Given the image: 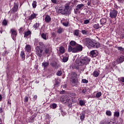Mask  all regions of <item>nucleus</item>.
Returning <instances> with one entry per match:
<instances>
[{"instance_id":"obj_38","label":"nucleus","mask_w":124,"mask_h":124,"mask_svg":"<svg viewBox=\"0 0 124 124\" xmlns=\"http://www.w3.org/2000/svg\"><path fill=\"white\" fill-rule=\"evenodd\" d=\"M3 26H7V21L6 19H4L2 22Z\"/></svg>"},{"instance_id":"obj_39","label":"nucleus","mask_w":124,"mask_h":124,"mask_svg":"<svg viewBox=\"0 0 124 124\" xmlns=\"http://www.w3.org/2000/svg\"><path fill=\"white\" fill-rule=\"evenodd\" d=\"M117 48L119 50V51H121V52H123V51H124V48L122 46H117Z\"/></svg>"},{"instance_id":"obj_48","label":"nucleus","mask_w":124,"mask_h":124,"mask_svg":"<svg viewBox=\"0 0 124 124\" xmlns=\"http://www.w3.org/2000/svg\"><path fill=\"white\" fill-rule=\"evenodd\" d=\"M83 93L86 94V93H87V89L86 88H84L82 90Z\"/></svg>"},{"instance_id":"obj_37","label":"nucleus","mask_w":124,"mask_h":124,"mask_svg":"<svg viewBox=\"0 0 124 124\" xmlns=\"http://www.w3.org/2000/svg\"><path fill=\"white\" fill-rule=\"evenodd\" d=\"M51 108L52 109H56L57 108V104L55 103L51 104Z\"/></svg>"},{"instance_id":"obj_12","label":"nucleus","mask_w":124,"mask_h":124,"mask_svg":"<svg viewBox=\"0 0 124 124\" xmlns=\"http://www.w3.org/2000/svg\"><path fill=\"white\" fill-rule=\"evenodd\" d=\"M124 61V55L121 56L120 58H118L116 60V62H117V63H121L123 62Z\"/></svg>"},{"instance_id":"obj_53","label":"nucleus","mask_w":124,"mask_h":124,"mask_svg":"<svg viewBox=\"0 0 124 124\" xmlns=\"http://www.w3.org/2000/svg\"><path fill=\"white\" fill-rule=\"evenodd\" d=\"M91 1L90 0V1H88V2H87V5H88V6H90V5H91Z\"/></svg>"},{"instance_id":"obj_59","label":"nucleus","mask_w":124,"mask_h":124,"mask_svg":"<svg viewBox=\"0 0 124 124\" xmlns=\"http://www.w3.org/2000/svg\"><path fill=\"white\" fill-rule=\"evenodd\" d=\"M119 1H120V2H124V0H118Z\"/></svg>"},{"instance_id":"obj_3","label":"nucleus","mask_w":124,"mask_h":124,"mask_svg":"<svg viewBox=\"0 0 124 124\" xmlns=\"http://www.w3.org/2000/svg\"><path fill=\"white\" fill-rule=\"evenodd\" d=\"M83 43L88 48L93 47V48H99L100 47V44L99 43H94L91 39L86 38L83 39Z\"/></svg>"},{"instance_id":"obj_4","label":"nucleus","mask_w":124,"mask_h":124,"mask_svg":"<svg viewBox=\"0 0 124 124\" xmlns=\"http://www.w3.org/2000/svg\"><path fill=\"white\" fill-rule=\"evenodd\" d=\"M68 9H69V6H68V5H66L64 8L62 7L60 8L57 10V12L60 14H62V15H65V14H67Z\"/></svg>"},{"instance_id":"obj_50","label":"nucleus","mask_w":124,"mask_h":124,"mask_svg":"<svg viewBox=\"0 0 124 124\" xmlns=\"http://www.w3.org/2000/svg\"><path fill=\"white\" fill-rule=\"evenodd\" d=\"M120 80L121 81V82H123L124 83V77H122L120 78Z\"/></svg>"},{"instance_id":"obj_9","label":"nucleus","mask_w":124,"mask_h":124,"mask_svg":"<svg viewBox=\"0 0 124 124\" xmlns=\"http://www.w3.org/2000/svg\"><path fill=\"white\" fill-rule=\"evenodd\" d=\"M118 15V11L116 10H112L109 13V16L112 19H116Z\"/></svg>"},{"instance_id":"obj_60","label":"nucleus","mask_w":124,"mask_h":124,"mask_svg":"<svg viewBox=\"0 0 124 124\" xmlns=\"http://www.w3.org/2000/svg\"><path fill=\"white\" fill-rule=\"evenodd\" d=\"M64 91H61V92H60V93L61 94H62V93H63V92H64Z\"/></svg>"},{"instance_id":"obj_18","label":"nucleus","mask_w":124,"mask_h":124,"mask_svg":"<svg viewBox=\"0 0 124 124\" xmlns=\"http://www.w3.org/2000/svg\"><path fill=\"white\" fill-rule=\"evenodd\" d=\"M100 124H110V120L108 119L106 120L102 121Z\"/></svg>"},{"instance_id":"obj_52","label":"nucleus","mask_w":124,"mask_h":124,"mask_svg":"<svg viewBox=\"0 0 124 124\" xmlns=\"http://www.w3.org/2000/svg\"><path fill=\"white\" fill-rule=\"evenodd\" d=\"M37 39L35 40L34 45H37Z\"/></svg>"},{"instance_id":"obj_20","label":"nucleus","mask_w":124,"mask_h":124,"mask_svg":"<svg viewBox=\"0 0 124 124\" xmlns=\"http://www.w3.org/2000/svg\"><path fill=\"white\" fill-rule=\"evenodd\" d=\"M101 27H102V25H101L100 26L99 24H98V23L95 24L93 26V28H94V29H96V30H98V29H99V28H101Z\"/></svg>"},{"instance_id":"obj_58","label":"nucleus","mask_w":124,"mask_h":124,"mask_svg":"<svg viewBox=\"0 0 124 124\" xmlns=\"http://www.w3.org/2000/svg\"><path fill=\"white\" fill-rule=\"evenodd\" d=\"M0 113H2V108H0Z\"/></svg>"},{"instance_id":"obj_8","label":"nucleus","mask_w":124,"mask_h":124,"mask_svg":"<svg viewBox=\"0 0 124 124\" xmlns=\"http://www.w3.org/2000/svg\"><path fill=\"white\" fill-rule=\"evenodd\" d=\"M60 100L63 103H69V104L71 103V99H70L69 97L67 96L61 97L60 98Z\"/></svg>"},{"instance_id":"obj_30","label":"nucleus","mask_w":124,"mask_h":124,"mask_svg":"<svg viewBox=\"0 0 124 124\" xmlns=\"http://www.w3.org/2000/svg\"><path fill=\"white\" fill-rule=\"evenodd\" d=\"M37 4V2L36 1H33L32 3V6L33 8H35L36 7V4Z\"/></svg>"},{"instance_id":"obj_2","label":"nucleus","mask_w":124,"mask_h":124,"mask_svg":"<svg viewBox=\"0 0 124 124\" xmlns=\"http://www.w3.org/2000/svg\"><path fill=\"white\" fill-rule=\"evenodd\" d=\"M83 51V46L75 41H71L68 46V52L69 53H79Z\"/></svg>"},{"instance_id":"obj_21","label":"nucleus","mask_w":124,"mask_h":124,"mask_svg":"<svg viewBox=\"0 0 124 124\" xmlns=\"http://www.w3.org/2000/svg\"><path fill=\"white\" fill-rule=\"evenodd\" d=\"M41 36L45 40H47V39H48V36H47V35H46V34H45L44 33H42V34L41 35Z\"/></svg>"},{"instance_id":"obj_14","label":"nucleus","mask_w":124,"mask_h":124,"mask_svg":"<svg viewBox=\"0 0 124 124\" xmlns=\"http://www.w3.org/2000/svg\"><path fill=\"white\" fill-rule=\"evenodd\" d=\"M51 18L50 16L49 15L46 16V17H45V20L47 24H48V23H50V21H51Z\"/></svg>"},{"instance_id":"obj_25","label":"nucleus","mask_w":124,"mask_h":124,"mask_svg":"<svg viewBox=\"0 0 124 124\" xmlns=\"http://www.w3.org/2000/svg\"><path fill=\"white\" fill-rule=\"evenodd\" d=\"M68 61V55H67L66 57H64L62 59L63 62H66Z\"/></svg>"},{"instance_id":"obj_16","label":"nucleus","mask_w":124,"mask_h":124,"mask_svg":"<svg viewBox=\"0 0 124 124\" xmlns=\"http://www.w3.org/2000/svg\"><path fill=\"white\" fill-rule=\"evenodd\" d=\"M91 55L92 57H96L98 55V52L96 50H92L91 52Z\"/></svg>"},{"instance_id":"obj_61","label":"nucleus","mask_w":124,"mask_h":124,"mask_svg":"<svg viewBox=\"0 0 124 124\" xmlns=\"http://www.w3.org/2000/svg\"><path fill=\"white\" fill-rule=\"evenodd\" d=\"M46 116H49V115H48V114H46Z\"/></svg>"},{"instance_id":"obj_13","label":"nucleus","mask_w":124,"mask_h":124,"mask_svg":"<svg viewBox=\"0 0 124 124\" xmlns=\"http://www.w3.org/2000/svg\"><path fill=\"white\" fill-rule=\"evenodd\" d=\"M20 57L21 59V61H24L26 60V54H25V52L24 51H21L20 54Z\"/></svg>"},{"instance_id":"obj_40","label":"nucleus","mask_w":124,"mask_h":124,"mask_svg":"<svg viewBox=\"0 0 124 124\" xmlns=\"http://www.w3.org/2000/svg\"><path fill=\"white\" fill-rule=\"evenodd\" d=\"M56 74L57 76H61L62 74V71H58Z\"/></svg>"},{"instance_id":"obj_47","label":"nucleus","mask_w":124,"mask_h":124,"mask_svg":"<svg viewBox=\"0 0 124 124\" xmlns=\"http://www.w3.org/2000/svg\"><path fill=\"white\" fill-rule=\"evenodd\" d=\"M51 2H52V3H54L55 4L58 3V1H57V0H51Z\"/></svg>"},{"instance_id":"obj_22","label":"nucleus","mask_w":124,"mask_h":124,"mask_svg":"<svg viewBox=\"0 0 124 124\" xmlns=\"http://www.w3.org/2000/svg\"><path fill=\"white\" fill-rule=\"evenodd\" d=\"M59 51L61 54H63L65 51V50L64 49V47H63V46H61L59 48Z\"/></svg>"},{"instance_id":"obj_17","label":"nucleus","mask_w":124,"mask_h":124,"mask_svg":"<svg viewBox=\"0 0 124 124\" xmlns=\"http://www.w3.org/2000/svg\"><path fill=\"white\" fill-rule=\"evenodd\" d=\"M106 22H107V19L106 18H102L100 20V25L103 27V25H105L106 24Z\"/></svg>"},{"instance_id":"obj_55","label":"nucleus","mask_w":124,"mask_h":124,"mask_svg":"<svg viewBox=\"0 0 124 124\" xmlns=\"http://www.w3.org/2000/svg\"><path fill=\"white\" fill-rule=\"evenodd\" d=\"M112 64H113V65H114V66H115V65L117 64V63H116V62H112Z\"/></svg>"},{"instance_id":"obj_26","label":"nucleus","mask_w":124,"mask_h":124,"mask_svg":"<svg viewBox=\"0 0 124 124\" xmlns=\"http://www.w3.org/2000/svg\"><path fill=\"white\" fill-rule=\"evenodd\" d=\"M114 117H116V118H119L120 117V112L119 111H115L114 114Z\"/></svg>"},{"instance_id":"obj_27","label":"nucleus","mask_w":124,"mask_h":124,"mask_svg":"<svg viewBox=\"0 0 124 124\" xmlns=\"http://www.w3.org/2000/svg\"><path fill=\"white\" fill-rule=\"evenodd\" d=\"M79 104L80 106H84V105L85 104V103L84 100H80L79 102Z\"/></svg>"},{"instance_id":"obj_49","label":"nucleus","mask_w":124,"mask_h":124,"mask_svg":"<svg viewBox=\"0 0 124 124\" xmlns=\"http://www.w3.org/2000/svg\"><path fill=\"white\" fill-rule=\"evenodd\" d=\"M33 98L34 101H35V100H36L37 98V95H34Z\"/></svg>"},{"instance_id":"obj_28","label":"nucleus","mask_w":124,"mask_h":124,"mask_svg":"<svg viewBox=\"0 0 124 124\" xmlns=\"http://www.w3.org/2000/svg\"><path fill=\"white\" fill-rule=\"evenodd\" d=\"M80 118L81 121H84V120H85V114L81 113L80 115Z\"/></svg>"},{"instance_id":"obj_45","label":"nucleus","mask_w":124,"mask_h":124,"mask_svg":"<svg viewBox=\"0 0 124 124\" xmlns=\"http://www.w3.org/2000/svg\"><path fill=\"white\" fill-rule=\"evenodd\" d=\"M62 25H63L65 27H67L68 26V22H63Z\"/></svg>"},{"instance_id":"obj_57","label":"nucleus","mask_w":124,"mask_h":124,"mask_svg":"<svg viewBox=\"0 0 124 124\" xmlns=\"http://www.w3.org/2000/svg\"><path fill=\"white\" fill-rule=\"evenodd\" d=\"M2 99V96H1V94H0V101H1Z\"/></svg>"},{"instance_id":"obj_11","label":"nucleus","mask_w":124,"mask_h":124,"mask_svg":"<svg viewBox=\"0 0 124 124\" xmlns=\"http://www.w3.org/2000/svg\"><path fill=\"white\" fill-rule=\"evenodd\" d=\"M37 15H38L37 14H35L34 13H33L29 17V21H32V20H33V19H35V18H36V16H37Z\"/></svg>"},{"instance_id":"obj_32","label":"nucleus","mask_w":124,"mask_h":124,"mask_svg":"<svg viewBox=\"0 0 124 124\" xmlns=\"http://www.w3.org/2000/svg\"><path fill=\"white\" fill-rule=\"evenodd\" d=\"M106 114L107 116H112V112L110 110H107Z\"/></svg>"},{"instance_id":"obj_54","label":"nucleus","mask_w":124,"mask_h":124,"mask_svg":"<svg viewBox=\"0 0 124 124\" xmlns=\"http://www.w3.org/2000/svg\"><path fill=\"white\" fill-rule=\"evenodd\" d=\"M2 31H3L2 28H0V33H2Z\"/></svg>"},{"instance_id":"obj_44","label":"nucleus","mask_w":124,"mask_h":124,"mask_svg":"<svg viewBox=\"0 0 124 124\" xmlns=\"http://www.w3.org/2000/svg\"><path fill=\"white\" fill-rule=\"evenodd\" d=\"M50 64L52 66H53V67H56V66H57V63L56 62L51 63Z\"/></svg>"},{"instance_id":"obj_51","label":"nucleus","mask_w":124,"mask_h":124,"mask_svg":"<svg viewBox=\"0 0 124 124\" xmlns=\"http://www.w3.org/2000/svg\"><path fill=\"white\" fill-rule=\"evenodd\" d=\"M55 84H56V85H60V82H59V81L58 80H56L55 81Z\"/></svg>"},{"instance_id":"obj_29","label":"nucleus","mask_w":124,"mask_h":124,"mask_svg":"<svg viewBox=\"0 0 124 124\" xmlns=\"http://www.w3.org/2000/svg\"><path fill=\"white\" fill-rule=\"evenodd\" d=\"M74 34L76 36H78L79 35V30H75L74 31Z\"/></svg>"},{"instance_id":"obj_41","label":"nucleus","mask_w":124,"mask_h":124,"mask_svg":"<svg viewBox=\"0 0 124 124\" xmlns=\"http://www.w3.org/2000/svg\"><path fill=\"white\" fill-rule=\"evenodd\" d=\"M81 32L83 34H88V31H86V30H82L81 31Z\"/></svg>"},{"instance_id":"obj_7","label":"nucleus","mask_w":124,"mask_h":124,"mask_svg":"<svg viewBox=\"0 0 124 124\" xmlns=\"http://www.w3.org/2000/svg\"><path fill=\"white\" fill-rule=\"evenodd\" d=\"M78 76V75H77V73H73L71 74V79L72 80V82L73 83V84H77Z\"/></svg>"},{"instance_id":"obj_31","label":"nucleus","mask_w":124,"mask_h":124,"mask_svg":"<svg viewBox=\"0 0 124 124\" xmlns=\"http://www.w3.org/2000/svg\"><path fill=\"white\" fill-rule=\"evenodd\" d=\"M63 31V29L62 28H59L58 29L57 32L58 33H62Z\"/></svg>"},{"instance_id":"obj_6","label":"nucleus","mask_w":124,"mask_h":124,"mask_svg":"<svg viewBox=\"0 0 124 124\" xmlns=\"http://www.w3.org/2000/svg\"><path fill=\"white\" fill-rule=\"evenodd\" d=\"M10 33H11L12 38L13 40H16V36H17V30L15 28H12L10 30Z\"/></svg>"},{"instance_id":"obj_35","label":"nucleus","mask_w":124,"mask_h":124,"mask_svg":"<svg viewBox=\"0 0 124 124\" xmlns=\"http://www.w3.org/2000/svg\"><path fill=\"white\" fill-rule=\"evenodd\" d=\"M101 95H102L101 92H98L96 94V97H97V98H99V97H100Z\"/></svg>"},{"instance_id":"obj_10","label":"nucleus","mask_w":124,"mask_h":124,"mask_svg":"<svg viewBox=\"0 0 124 124\" xmlns=\"http://www.w3.org/2000/svg\"><path fill=\"white\" fill-rule=\"evenodd\" d=\"M84 6H85V5H84V4H78L76 7V10L75 11V13H77L81 11V10H82V9L84 8Z\"/></svg>"},{"instance_id":"obj_42","label":"nucleus","mask_w":124,"mask_h":124,"mask_svg":"<svg viewBox=\"0 0 124 124\" xmlns=\"http://www.w3.org/2000/svg\"><path fill=\"white\" fill-rule=\"evenodd\" d=\"M90 23V20L89 19H86L84 20V24L85 25H87V24H89Z\"/></svg>"},{"instance_id":"obj_46","label":"nucleus","mask_w":124,"mask_h":124,"mask_svg":"<svg viewBox=\"0 0 124 124\" xmlns=\"http://www.w3.org/2000/svg\"><path fill=\"white\" fill-rule=\"evenodd\" d=\"M28 101H29V97L26 96L24 98V102H28Z\"/></svg>"},{"instance_id":"obj_15","label":"nucleus","mask_w":124,"mask_h":124,"mask_svg":"<svg viewBox=\"0 0 124 124\" xmlns=\"http://www.w3.org/2000/svg\"><path fill=\"white\" fill-rule=\"evenodd\" d=\"M25 50L26 52H29L30 53L31 51V46L30 45H26Z\"/></svg>"},{"instance_id":"obj_5","label":"nucleus","mask_w":124,"mask_h":124,"mask_svg":"<svg viewBox=\"0 0 124 124\" xmlns=\"http://www.w3.org/2000/svg\"><path fill=\"white\" fill-rule=\"evenodd\" d=\"M90 62H91V59L87 57H85L80 60L78 63V65H81V66H83V65H87Z\"/></svg>"},{"instance_id":"obj_1","label":"nucleus","mask_w":124,"mask_h":124,"mask_svg":"<svg viewBox=\"0 0 124 124\" xmlns=\"http://www.w3.org/2000/svg\"><path fill=\"white\" fill-rule=\"evenodd\" d=\"M39 45L35 47L36 55L41 58L42 56H45L46 54H50L51 52V48L47 47L42 42L39 43Z\"/></svg>"},{"instance_id":"obj_43","label":"nucleus","mask_w":124,"mask_h":124,"mask_svg":"<svg viewBox=\"0 0 124 124\" xmlns=\"http://www.w3.org/2000/svg\"><path fill=\"white\" fill-rule=\"evenodd\" d=\"M82 82L83 83H85L86 84L89 83V81H88V80H87L86 79H83L82 80Z\"/></svg>"},{"instance_id":"obj_56","label":"nucleus","mask_w":124,"mask_h":124,"mask_svg":"<svg viewBox=\"0 0 124 124\" xmlns=\"http://www.w3.org/2000/svg\"><path fill=\"white\" fill-rule=\"evenodd\" d=\"M23 27H21L19 29V31H23Z\"/></svg>"},{"instance_id":"obj_33","label":"nucleus","mask_w":124,"mask_h":124,"mask_svg":"<svg viewBox=\"0 0 124 124\" xmlns=\"http://www.w3.org/2000/svg\"><path fill=\"white\" fill-rule=\"evenodd\" d=\"M93 74L94 77H98V76L99 75V73H98L97 71H94Z\"/></svg>"},{"instance_id":"obj_23","label":"nucleus","mask_w":124,"mask_h":124,"mask_svg":"<svg viewBox=\"0 0 124 124\" xmlns=\"http://www.w3.org/2000/svg\"><path fill=\"white\" fill-rule=\"evenodd\" d=\"M18 5H17V4H15L14 7H13V9H13V11L14 12H17V9H18Z\"/></svg>"},{"instance_id":"obj_34","label":"nucleus","mask_w":124,"mask_h":124,"mask_svg":"<svg viewBox=\"0 0 124 124\" xmlns=\"http://www.w3.org/2000/svg\"><path fill=\"white\" fill-rule=\"evenodd\" d=\"M19 16H18V15L17 14H16L15 15V16H13V20L14 21H15V20H16V19H18Z\"/></svg>"},{"instance_id":"obj_36","label":"nucleus","mask_w":124,"mask_h":124,"mask_svg":"<svg viewBox=\"0 0 124 124\" xmlns=\"http://www.w3.org/2000/svg\"><path fill=\"white\" fill-rule=\"evenodd\" d=\"M42 65H43L44 67H47V66L49 65V63L47 62H44L42 63Z\"/></svg>"},{"instance_id":"obj_19","label":"nucleus","mask_w":124,"mask_h":124,"mask_svg":"<svg viewBox=\"0 0 124 124\" xmlns=\"http://www.w3.org/2000/svg\"><path fill=\"white\" fill-rule=\"evenodd\" d=\"M31 31H28L24 33V37H27L29 35H31Z\"/></svg>"},{"instance_id":"obj_24","label":"nucleus","mask_w":124,"mask_h":124,"mask_svg":"<svg viewBox=\"0 0 124 124\" xmlns=\"http://www.w3.org/2000/svg\"><path fill=\"white\" fill-rule=\"evenodd\" d=\"M33 27H34V29H35V30H38V28H39V23L36 22L34 24Z\"/></svg>"}]
</instances>
